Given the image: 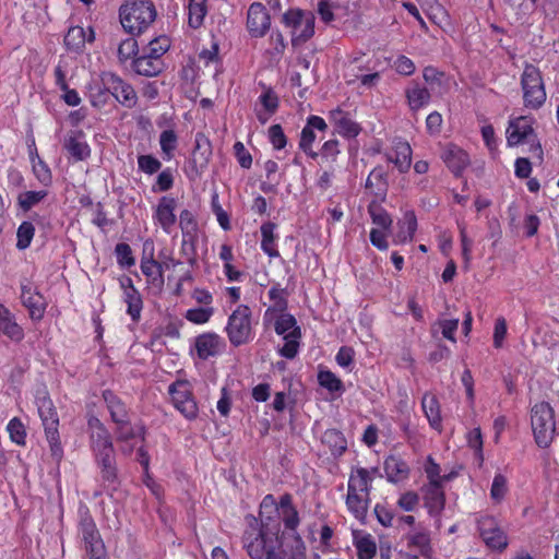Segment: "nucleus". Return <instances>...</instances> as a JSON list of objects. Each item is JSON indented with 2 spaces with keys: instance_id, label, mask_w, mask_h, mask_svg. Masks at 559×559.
<instances>
[{
  "instance_id": "18",
  "label": "nucleus",
  "mask_w": 559,
  "mask_h": 559,
  "mask_svg": "<svg viewBox=\"0 0 559 559\" xmlns=\"http://www.w3.org/2000/svg\"><path fill=\"white\" fill-rule=\"evenodd\" d=\"M329 120L334 127L333 133L347 140L356 139L362 130L360 124L352 119L350 114L341 107L329 111Z\"/></svg>"
},
{
  "instance_id": "2",
  "label": "nucleus",
  "mask_w": 559,
  "mask_h": 559,
  "mask_svg": "<svg viewBox=\"0 0 559 559\" xmlns=\"http://www.w3.org/2000/svg\"><path fill=\"white\" fill-rule=\"evenodd\" d=\"M156 16V8L151 0H123L119 8L121 26L132 36L146 32Z\"/></svg>"
},
{
  "instance_id": "14",
  "label": "nucleus",
  "mask_w": 559,
  "mask_h": 559,
  "mask_svg": "<svg viewBox=\"0 0 559 559\" xmlns=\"http://www.w3.org/2000/svg\"><path fill=\"white\" fill-rule=\"evenodd\" d=\"M177 200L170 195L162 197L153 209V222L166 234L170 235L177 223Z\"/></svg>"
},
{
  "instance_id": "5",
  "label": "nucleus",
  "mask_w": 559,
  "mask_h": 559,
  "mask_svg": "<svg viewBox=\"0 0 559 559\" xmlns=\"http://www.w3.org/2000/svg\"><path fill=\"white\" fill-rule=\"evenodd\" d=\"M520 85L525 108L538 110L544 106L547 99V93L543 74L538 67L530 62H524Z\"/></svg>"
},
{
  "instance_id": "10",
  "label": "nucleus",
  "mask_w": 559,
  "mask_h": 559,
  "mask_svg": "<svg viewBox=\"0 0 559 559\" xmlns=\"http://www.w3.org/2000/svg\"><path fill=\"white\" fill-rule=\"evenodd\" d=\"M242 546L251 559H263L272 546L267 539L262 524L252 518L242 535Z\"/></svg>"
},
{
  "instance_id": "41",
  "label": "nucleus",
  "mask_w": 559,
  "mask_h": 559,
  "mask_svg": "<svg viewBox=\"0 0 559 559\" xmlns=\"http://www.w3.org/2000/svg\"><path fill=\"white\" fill-rule=\"evenodd\" d=\"M407 104L413 111H418L427 106L430 102L431 95L428 88L415 83L405 91Z\"/></svg>"
},
{
  "instance_id": "49",
  "label": "nucleus",
  "mask_w": 559,
  "mask_h": 559,
  "mask_svg": "<svg viewBox=\"0 0 559 559\" xmlns=\"http://www.w3.org/2000/svg\"><path fill=\"white\" fill-rule=\"evenodd\" d=\"M47 195H48L47 190L22 192L17 195V199H16L17 206L23 212H28L35 205L40 203Z\"/></svg>"
},
{
  "instance_id": "64",
  "label": "nucleus",
  "mask_w": 559,
  "mask_h": 559,
  "mask_svg": "<svg viewBox=\"0 0 559 559\" xmlns=\"http://www.w3.org/2000/svg\"><path fill=\"white\" fill-rule=\"evenodd\" d=\"M214 314V309L212 307H199L188 309L185 318L194 324H205L210 321L212 316Z\"/></svg>"
},
{
  "instance_id": "36",
  "label": "nucleus",
  "mask_w": 559,
  "mask_h": 559,
  "mask_svg": "<svg viewBox=\"0 0 559 559\" xmlns=\"http://www.w3.org/2000/svg\"><path fill=\"white\" fill-rule=\"evenodd\" d=\"M321 442L334 459L341 457L347 451V440L338 429H326L322 435Z\"/></svg>"
},
{
  "instance_id": "61",
  "label": "nucleus",
  "mask_w": 559,
  "mask_h": 559,
  "mask_svg": "<svg viewBox=\"0 0 559 559\" xmlns=\"http://www.w3.org/2000/svg\"><path fill=\"white\" fill-rule=\"evenodd\" d=\"M269 299L273 302L276 310L284 311L287 308V296L286 288H283L280 283H275L271 286L269 293Z\"/></svg>"
},
{
  "instance_id": "55",
  "label": "nucleus",
  "mask_w": 559,
  "mask_h": 559,
  "mask_svg": "<svg viewBox=\"0 0 559 559\" xmlns=\"http://www.w3.org/2000/svg\"><path fill=\"white\" fill-rule=\"evenodd\" d=\"M37 160L32 157V168L37 180L44 186L49 187L52 183V174L49 166L44 162L38 154H35Z\"/></svg>"
},
{
  "instance_id": "29",
  "label": "nucleus",
  "mask_w": 559,
  "mask_h": 559,
  "mask_svg": "<svg viewBox=\"0 0 559 559\" xmlns=\"http://www.w3.org/2000/svg\"><path fill=\"white\" fill-rule=\"evenodd\" d=\"M278 512L286 531L298 533L300 518L297 508L293 503V496L288 492L282 495L278 501Z\"/></svg>"
},
{
  "instance_id": "24",
  "label": "nucleus",
  "mask_w": 559,
  "mask_h": 559,
  "mask_svg": "<svg viewBox=\"0 0 559 559\" xmlns=\"http://www.w3.org/2000/svg\"><path fill=\"white\" fill-rule=\"evenodd\" d=\"M441 158L456 178L462 177L463 173L471 164L468 153L455 144H448Z\"/></svg>"
},
{
  "instance_id": "44",
  "label": "nucleus",
  "mask_w": 559,
  "mask_h": 559,
  "mask_svg": "<svg viewBox=\"0 0 559 559\" xmlns=\"http://www.w3.org/2000/svg\"><path fill=\"white\" fill-rule=\"evenodd\" d=\"M424 471L427 477L426 484L444 485L453 477L452 474L441 475L440 465L430 455L426 460Z\"/></svg>"
},
{
  "instance_id": "16",
  "label": "nucleus",
  "mask_w": 559,
  "mask_h": 559,
  "mask_svg": "<svg viewBox=\"0 0 559 559\" xmlns=\"http://www.w3.org/2000/svg\"><path fill=\"white\" fill-rule=\"evenodd\" d=\"M316 130L325 132L328 123L322 117L310 115L300 132L299 148L312 159L319 157V154L313 150V143L317 139Z\"/></svg>"
},
{
  "instance_id": "34",
  "label": "nucleus",
  "mask_w": 559,
  "mask_h": 559,
  "mask_svg": "<svg viewBox=\"0 0 559 559\" xmlns=\"http://www.w3.org/2000/svg\"><path fill=\"white\" fill-rule=\"evenodd\" d=\"M423 412L430 427L439 432L442 430V417L439 400L436 394L426 392L421 399Z\"/></svg>"
},
{
  "instance_id": "39",
  "label": "nucleus",
  "mask_w": 559,
  "mask_h": 559,
  "mask_svg": "<svg viewBox=\"0 0 559 559\" xmlns=\"http://www.w3.org/2000/svg\"><path fill=\"white\" fill-rule=\"evenodd\" d=\"M366 190L376 198L383 200L388 192L386 175L381 167L373 168L365 183Z\"/></svg>"
},
{
  "instance_id": "26",
  "label": "nucleus",
  "mask_w": 559,
  "mask_h": 559,
  "mask_svg": "<svg viewBox=\"0 0 559 559\" xmlns=\"http://www.w3.org/2000/svg\"><path fill=\"white\" fill-rule=\"evenodd\" d=\"M94 457L99 468L102 480L107 485V487L115 490L118 486V469L115 450L94 454Z\"/></svg>"
},
{
  "instance_id": "19",
  "label": "nucleus",
  "mask_w": 559,
  "mask_h": 559,
  "mask_svg": "<svg viewBox=\"0 0 559 559\" xmlns=\"http://www.w3.org/2000/svg\"><path fill=\"white\" fill-rule=\"evenodd\" d=\"M383 155L401 174L407 173L412 166L413 150L409 143L402 138H394L391 148L385 151Z\"/></svg>"
},
{
  "instance_id": "3",
  "label": "nucleus",
  "mask_w": 559,
  "mask_h": 559,
  "mask_svg": "<svg viewBox=\"0 0 559 559\" xmlns=\"http://www.w3.org/2000/svg\"><path fill=\"white\" fill-rule=\"evenodd\" d=\"M38 416L41 420L46 440L53 460L60 462L63 457V447L59 433V415L47 391L38 392L35 397Z\"/></svg>"
},
{
  "instance_id": "21",
  "label": "nucleus",
  "mask_w": 559,
  "mask_h": 559,
  "mask_svg": "<svg viewBox=\"0 0 559 559\" xmlns=\"http://www.w3.org/2000/svg\"><path fill=\"white\" fill-rule=\"evenodd\" d=\"M424 507L431 518H439L445 507L443 485L424 484L420 488Z\"/></svg>"
},
{
  "instance_id": "42",
  "label": "nucleus",
  "mask_w": 559,
  "mask_h": 559,
  "mask_svg": "<svg viewBox=\"0 0 559 559\" xmlns=\"http://www.w3.org/2000/svg\"><path fill=\"white\" fill-rule=\"evenodd\" d=\"M368 214L374 225L383 230H390L392 227L393 219L388 211L377 201L372 200L368 204Z\"/></svg>"
},
{
  "instance_id": "7",
  "label": "nucleus",
  "mask_w": 559,
  "mask_h": 559,
  "mask_svg": "<svg viewBox=\"0 0 559 559\" xmlns=\"http://www.w3.org/2000/svg\"><path fill=\"white\" fill-rule=\"evenodd\" d=\"M168 394L175 409L187 420H194L199 416V405L195 400L192 384L185 379H177L168 386Z\"/></svg>"
},
{
  "instance_id": "40",
  "label": "nucleus",
  "mask_w": 559,
  "mask_h": 559,
  "mask_svg": "<svg viewBox=\"0 0 559 559\" xmlns=\"http://www.w3.org/2000/svg\"><path fill=\"white\" fill-rule=\"evenodd\" d=\"M141 271L146 276L147 283L162 287L164 285L163 263L156 261L153 255L141 260Z\"/></svg>"
},
{
  "instance_id": "20",
  "label": "nucleus",
  "mask_w": 559,
  "mask_h": 559,
  "mask_svg": "<svg viewBox=\"0 0 559 559\" xmlns=\"http://www.w3.org/2000/svg\"><path fill=\"white\" fill-rule=\"evenodd\" d=\"M62 147L74 163L88 159L92 152L82 130H70L64 136Z\"/></svg>"
},
{
  "instance_id": "17",
  "label": "nucleus",
  "mask_w": 559,
  "mask_h": 559,
  "mask_svg": "<svg viewBox=\"0 0 559 559\" xmlns=\"http://www.w3.org/2000/svg\"><path fill=\"white\" fill-rule=\"evenodd\" d=\"M534 122V118L530 116L511 118L506 130L508 145L518 146L536 134L533 127Z\"/></svg>"
},
{
  "instance_id": "28",
  "label": "nucleus",
  "mask_w": 559,
  "mask_h": 559,
  "mask_svg": "<svg viewBox=\"0 0 559 559\" xmlns=\"http://www.w3.org/2000/svg\"><path fill=\"white\" fill-rule=\"evenodd\" d=\"M131 69L136 75L154 78L165 69L164 59H156L144 52H140L131 62Z\"/></svg>"
},
{
  "instance_id": "13",
  "label": "nucleus",
  "mask_w": 559,
  "mask_h": 559,
  "mask_svg": "<svg viewBox=\"0 0 559 559\" xmlns=\"http://www.w3.org/2000/svg\"><path fill=\"white\" fill-rule=\"evenodd\" d=\"M119 286L122 290V301L127 305L126 313L133 323H138L144 306L142 295L134 286L132 278L127 275L119 277Z\"/></svg>"
},
{
  "instance_id": "4",
  "label": "nucleus",
  "mask_w": 559,
  "mask_h": 559,
  "mask_svg": "<svg viewBox=\"0 0 559 559\" xmlns=\"http://www.w3.org/2000/svg\"><path fill=\"white\" fill-rule=\"evenodd\" d=\"M224 333L233 347L247 345L254 340L252 310L248 305L239 304L236 306L227 318Z\"/></svg>"
},
{
  "instance_id": "43",
  "label": "nucleus",
  "mask_w": 559,
  "mask_h": 559,
  "mask_svg": "<svg viewBox=\"0 0 559 559\" xmlns=\"http://www.w3.org/2000/svg\"><path fill=\"white\" fill-rule=\"evenodd\" d=\"M301 340V329L296 328L284 335V345L278 349V354L286 359H294L299 352Z\"/></svg>"
},
{
  "instance_id": "58",
  "label": "nucleus",
  "mask_w": 559,
  "mask_h": 559,
  "mask_svg": "<svg viewBox=\"0 0 559 559\" xmlns=\"http://www.w3.org/2000/svg\"><path fill=\"white\" fill-rule=\"evenodd\" d=\"M197 245L198 236L182 237L180 243V254L186 259L187 263L193 266L197 263Z\"/></svg>"
},
{
  "instance_id": "33",
  "label": "nucleus",
  "mask_w": 559,
  "mask_h": 559,
  "mask_svg": "<svg viewBox=\"0 0 559 559\" xmlns=\"http://www.w3.org/2000/svg\"><path fill=\"white\" fill-rule=\"evenodd\" d=\"M0 332L12 342L23 341L25 333L23 328L16 322L15 316L8 307L0 302Z\"/></svg>"
},
{
  "instance_id": "32",
  "label": "nucleus",
  "mask_w": 559,
  "mask_h": 559,
  "mask_svg": "<svg viewBox=\"0 0 559 559\" xmlns=\"http://www.w3.org/2000/svg\"><path fill=\"white\" fill-rule=\"evenodd\" d=\"M276 229L277 224L271 221L264 222L260 226V248L270 259H276L281 257L277 245L280 236L276 233Z\"/></svg>"
},
{
  "instance_id": "37",
  "label": "nucleus",
  "mask_w": 559,
  "mask_h": 559,
  "mask_svg": "<svg viewBox=\"0 0 559 559\" xmlns=\"http://www.w3.org/2000/svg\"><path fill=\"white\" fill-rule=\"evenodd\" d=\"M353 545L358 559H373L377 555V544L369 533L353 532Z\"/></svg>"
},
{
  "instance_id": "25",
  "label": "nucleus",
  "mask_w": 559,
  "mask_h": 559,
  "mask_svg": "<svg viewBox=\"0 0 559 559\" xmlns=\"http://www.w3.org/2000/svg\"><path fill=\"white\" fill-rule=\"evenodd\" d=\"M109 83V87L112 91V97L124 108L132 109L138 104V94L134 87L123 80L120 75L112 72V80Z\"/></svg>"
},
{
  "instance_id": "56",
  "label": "nucleus",
  "mask_w": 559,
  "mask_h": 559,
  "mask_svg": "<svg viewBox=\"0 0 559 559\" xmlns=\"http://www.w3.org/2000/svg\"><path fill=\"white\" fill-rule=\"evenodd\" d=\"M35 235V226L32 222H22L16 231V248L25 250L31 246Z\"/></svg>"
},
{
  "instance_id": "8",
  "label": "nucleus",
  "mask_w": 559,
  "mask_h": 559,
  "mask_svg": "<svg viewBox=\"0 0 559 559\" xmlns=\"http://www.w3.org/2000/svg\"><path fill=\"white\" fill-rule=\"evenodd\" d=\"M79 533L90 559H107L105 544L88 510L80 514Z\"/></svg>"
},
{
  "instance_id": "52",
  "label": "nucleus",
  "mask_w": 559,
  "mask_h": 559,
  "mask_svg": "<svg viewBox=\"0 0 559 559\" xmlns=\"http://www.w3.org/2000/svg\"><path fill=\"white\" fill-rule=\"evenodd\" d=\"M341 144L336 139H330L325 141L320 151L317 152L322 163L334 164L341 154Z\"/></svg>"
},
{
  "instance_id": "35",
  "label": "nucleus",
  "mask_w": 559,
  "mask_h": 559,
  "mask_svg": "<svg viewBox=\"0 0 559 559\" xmlns=\"http://www.w3.org/2000/svg\"><path fill=\"white\" fill-rule=\"evenodd\" d=\"M188 26L192 29H199L209 13L207 0H187L185 5Z\"/></svg>"
},
{
  "instance_id": "46",
  "label": "nucleus",
  "mask_w": 559,
  "mask_h": 559,
  "mask_svg": "<svg viewBox=\"0 0 559 559\" xmlns=\"http://www.w3.org/2000/svg\"><path fill=\"white\" fill-rule=\"evenodd\" d=\"M290 33L293 46H298L309 40L314 34V15H307L305 22L294 31H290Z\"/></svg>"
},
{
  "instance_id": "57",
  "label": "nucleus",
  "mask_w": 559,
  "mask_h": 559,
  "mask_svg": "<svg viewBox=\"0 0 559 559\" xmlns=\"http://www.w3.org/2000/svg\"><path fill=\"white\" fill-rule=\"evenodd\" d=\"M116 436L118 441L127 442L138 436H140L143 441L145 440V427L141 426L139 428V431H136L131 426L130 418L127 420L126 424H116Z\"/></svg>"
},
{
  "instance_id": "63",
  "label": "nucleus",
  "mask_w": 559,
  "mask_h": 559,
  "mask_svg": "<svg viewBox=\"0 0 559 559\" xmlns=\"http://www.w3.org/2000/svg\"><path fill=\"white\" fill-rule=\"evenodd\" d=\"M508 492V480L507 477L500 473L496 474L490 488V498L496 502L500 503Z\"/></svg>"
},
{
  "instance_id": "9",
  "label": "nucleus",
  "mask_w": 559,
  "mask_h": 559,
  "mask_svg": "<svg viewBox=\"0 0 559 559\" xmlns=\"http://www.w3.org/2000/svg\"><path fill=\"white\" fill-rule=\"evenodd\" d=\"M476 526L479 537L487 548L498 552L507 549L509 545L508 536L497 518L488 514L480 515L476 520Z\"/></svg>"
},
{
  "instance_id": "53",
  "label": "nucleus",
  "mask_w": 559,
  "mask_h": 559,
  "mask_svg": "<svg viewBox=\"0 0 559 559\" xmlns=\"http://www.w3.org/2000/svg\"><path fill=\"white\" fill-rule=\"evenodd\" d=\"M293 543L283 549L285 559H307V548L299 533H293Z\"/></svg>"
},
{
  "instance_id": "54",
  "label": "nucleus",
  "mask_w": 559,
  "mask_h": 559,
  "mask_svg": "<svg viewBox=\"0 0 559 559\" xmlns=\"http://www.w3.org/2000/svg\"><path fill=\"white\" fill-rule=\"evenodd\" d=\"M64 45L68 49L79 51L85 45V32L81 26L70 27L64 36Z\"/></svg>"
},
{
  "instance_id": "6",
  "label": "nucleus",
  "mask_w": 559,
  "mask_h": 559,
  "mask_svg": "<svg viewBox=\"0 0 559 559\" xmlns=\"http://www.w3.org/2000/svg\"><path fill=\"white\" fill-rule=\"evenodd\" d=\"M531 425L536 444L548 448L556 431L555 411L548 402L536 403L531 409Z\"/></svg>"
},
{
  "instance_id": "11",
  "label": "nucleus",
  "mask_w": 559,
  "mask_h": 559,
  "mask_svg": "<svg viewBox=\"0 0 559 559\" xmlns=\"http://www.w3.org/2000/svg\"><path fill=\"white\" fill-rule=\"evenodd\" d=\"M112 80L111 71H102L96 78H93L85 86V95L91 106L97 110L104 109L112 97L109 83Z\"/></svg>"
},
{
  "instance_id": "27",
  "label": "nucleus",
  "mask_w": 559,
  "mask_h": 559,
  "mask_svg": "<svg viewBox=\"0 0 559 559\" xmlns=\"http://www.w3.org/2000/svg\"><path fill=\"white\" fill-rule=\"evenodd\" d=\"M212 156V144L210 139L202 132L195 134L194 148L191 157V165L194 171L202 174L210 163Z\"/></svg>"
},
{
  "instance_id": "62",
  "label": "nucleus",
  "mask_w": 559,
  "mask_h": 559,
  "mask_svg": "<svg viewBox=\"0 0 559 559\" xmlns=\"http://www.w3.org/2000/svg\"><path fill=\"white\" fill-rule=\"evenodd\" d=\"M296 328H300L296 318L287 312L281 313L274 322V331L277 335L284 336Z\"/></svg>"
},
{
  "instance_id": "48",
  "label": "nucleus",
  "mask_w": 559,
  "mask_h": 559,
  "mask_svg": "<svg viewBox=\"0 0 559 559\" xmlns=\"http://www.w3.org/2000/svg\"><path fill=\"white\" fill-rule=\"evenodd\" d=\"M159 145L164 159L170 160L178 145L177 133L173 129L162 131L159 134Z\"/></svg>"
},
{
  "instance_id": "59",
  "label": "nucleus",
  "mask_w": 559,
  "mask_h": 559,
  "mask_svg": "<svg viewBox=\"0 0 559 559\" xmlns=\"http://www.w3.org/2000/svg\"><path fill=\"white\" fill-rule=\"evenodd\" d=\"M140 52L134 38H127L118 46V59L121 63H126L128 60L132 61Z\"/></svg>"
},
{
  "instance_id": "30",
  "label": "nucleus",
  "mask_w": 559,
  "mask_h": 559,
  "mask_svg": "<svg viewBox=\"0 0 559 559\" xmlns=\"http://www.w3.org/2000/svg\"><path fill=\"white\" fill-rule=\"evenodd\" d=\"M386 480L391 484H400L408 479L411 468L405 460L397 455H389L383 463Z\"/></svg>"
},
{
  "instance_id": "15",
  "label": "nucleus",
  "mask_w": 559,
  "mask_h": 559,
  "mask_svg": "<svg viewBox=\"0 0 559 559\" xmlns=\"http://www.w3.org/2000/svg\"><path fill=\"white\" fill-rule=\"evenodd\" d=\"M21 301L27 309L33 321H40L46 312L47 301L38 289L29 282L21 283Z\"/></svg>"
},
{
  "instance_id": "31",
  "label": "nucleus",
  "mask_w": 559,
  "mask_h": 559,
  "mask_svg": "<svg viewBox=\"0 0 559 559\" xmlns=\"http://www.w3.org/2000/svg\"><path fill=\"white\" fill-rule=\"evenodd\" d=\"M102 397L109 412L111 421L115 425L126 424L129 419V408L122 399L109 389L102 392Z\"/></svg>"
},
{
  "instance_id": "23",
  "label": "nucleus",
  "mask_w": 559,
  "mask_h": 559,
  "mask_svg": "<svg viewBox=\"0 0 559 559\" xmlns=\"http://www.w3.org/2000/svg\"><path fill=\"white\" fill-rule=\"evenodd\" d=\"M225 346V341L215 332L202 333L195 337L194 347L202 360L219 355Z\"/></svg>"
},
{
  "instance_id": "38",
  "label": "nucleus",
  "mask_w": 559,
  "mask_h": 559,
  "mask_svg": "<svg viewBox=\"0 0 559 559\" xmlns=\"http://www.w3.org/2000/svg\"><path fill=\"white\" fill-rule=\"evenodd\" d=\"M397 226L399 230L396 233L395 241L399 243L413 241L418 227L415 212L413 210L405 211L403 217L399 221Z\"/></svg>"
},
{
  "instance_id": "12",
  "label": "nucleus",
  "mask_w": 559,
  "mask_h": 559,
  "mask_svg": "<svg viewBox=\"0 0 559 559\" xmlns=\"http://www.w3.org/2000/svg\"><path fill=\"white\" fill-rule=\"evenodd\" d=\"M86 421L93 454L115 450L112 437L105 424L94 414H87Z\"/></svg>"
},
{
  "instance_id": "45",
  "label": "nucleus",
  "mask_w": 559,
  "mask_h": 559,
  "mask_svg": "<svg viewBox=\"0 0 559 559\" xmlns=\"http://www.w3.org/2000/svg\"><path fill=\"white\" fill-rule=\"evenodd\" d=\"M466 442L468 448L474 451L475 460L479 467L483 466L484 457V440L481 429L479 427L473 428L466 433Z\"/></svg>"
},
{
  "instance_id": "60",
  "label": "nucleus",
  "mask_w": 559,
  "mask_h": 559,
  "mask_svg": "<svg viewBox=\"0 0 559 559\" xmlns=\"http://www.w3.org/2000/svg\"><path fill=\"white\" fill-rule=\"evenodd\" d=\"M319 384L330 392H340L344 390L343 382L330 370H321L318 373Z\"/></svg>"
},
{
  "instance_id": "47",
  "label": "nucleus",
  "mask_w": 559,
  "mask_h": 559,
  "mask_svg": "<svg viewBox=\"0 0 559 559\" xmlns=\"http://www.w3.org/2000/svg\"><path fill=\"white\" fill-rule=\"evenodd\" d=\"M179 228L181 230L182 237L188 236H198L199 233V223L195 214L188 210L183 209L179 213Z\"/></svg>"
},
{
  "instance_id": "51",
  "label": "nucleus",
  "mask_w": 559,
  "mask_h": 559,
  "mask_svg": "<svg viewBox=\"0 0 559 559\" xmlns=\"http://www.w3.org/2000/svg\"><path fill=\"white\" fill-rule=\"evenodd\" d=\"M7 431L9 433L10 440L17 445L26 444V428L25 425L19 417H13L9 420L7 425Z\"/></svg>"
},
{
  "instance_id": "1",
  "label": "nucleus",
  "mask_w": 559,
  "mask_h": 559,
  "mask_svg": "<svg viewBox=\"0 0 559 559\" xmlns=\"http://www.w3.org/2000/svg\"><path fill=\"white\" fill-rule=\"evenodd\" d=\"M373 476L366 467H353L347 484L346 507L355 519L367 516Z\"/></svg>"
},
{
  "instance_id": "50",
  "label": "nucleus",
  "mask_w": 559,
  "mask_h": 559,
  "mask_svg": "<svg viewBox=\"0 0 559 559\" xmlns=\"http://www.w3.org/2000/svg\"><path fill=\"white\" fill-rule=\"evenodd\" d=\"M169 48V37L162 35L152 39L145 47L142 48L141 51L156 59H163V56L168 51Z\"/></svg>"
},
{
  "instance_id": "22",
  "label": "nucleus",
  "mask_w": 559,
  "mask_h": 559,
  "mask_svg": "<svg viewBox=\"0 0 559 559\" xmlns=\"http://www.w3.org/2000/svg\"><path fill=\"white\" fill-rule=\"evenodd\" d=\"M271 19L267 9L260 2H253L247 14V28L252 37H262L269 31Z\"/></svg>"
}]
</instances>
